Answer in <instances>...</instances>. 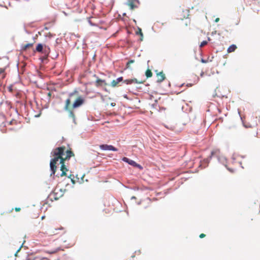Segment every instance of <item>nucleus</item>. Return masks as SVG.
I'll return each instance as SVG.
<instances>
[{
    "mask_svg": "<svg viewBox=\"0 0 260 260\" xmlns=\"http://www.w3.org/2000/svg\"><path fill=\"white\" fill-rule=\"evenodd\" d=\"M66 232L64 228L61 227L58 229H55V230L52 231L51 233V235H63L66 234Z\"/></svg>",
    "mask_w": 260,
    "mask_h": 260,
    "instance_id": "nucleus-7",
    "label": "nucleus"
},
{
    "mask_svg": "<svg viewBox=\"0 0 260 260\" xmlns=\"http://www.w3.org/2000/svg\"><path fill=\"white\" fill-rule=\"evenodd\" d=\"M140 4L139 0H128L126 5L129 7L131 10L137 8Z\"/></svg>",
    "mask_w": 260,
    "mask_h": 260,
    "instance_id": "nucleus-3",
    "label": "nucleus"
},
{
    "mask_svg": "<svg viewBox=\"0 0 260 260\" xmlns=\"http://www.w3.org/2000/svg\"><path fill=\"white\" fill-rule=\"evenodd\" d=\"M84 102V100L79 95V91L74 90L69 94L68 98L65 102L64 109L69 112L70 117L75 118V114L72 110L79 107Z\"/></svg>",
    "mask_w": 260,
    "mask_h": 260,
    "instance_id": "nucleus-2",
    "label": "nucleus"
},
{
    "mask_svg": "<svg viewBox=\"0 0 260 260\" xmlns=\"http://www.w3.org/2000/svg\"><path fill=\"white\" fill-rule=\"evenodd\" d=\"M57 189L56 188V189L54 190V194H56V193H57Z\"/></svg>",
    "mask_w": 260,
    "mask_h": 260,
    "instance_id": "nucleus-24",
    "label": "nucleus"
},
{
    "mask_svg": "<svg viewBox=\"0 0 260 260\" xmlns=\"http://www.w3.org/2000/svg\"><path fill=\"white\" fill-rule=\"evenodd\" d=\"M54 199H55V200H57V199H58V198H57V197H55V198H54Z\"/></svg>",
    "mask_w": 260,
    "mask_h": 260,
    "instance_id": "nucleus-30",
    "label": "nucleus"
},
{
    "mask_svg": "<svg viewBox=\"0 0 260 260\" xmlns=\"http://www.w3.org/2000/svg\"><path fill=\"white\" fill-rule=\"evenodd\" d=\"M156 76L157 78V81L159 83L162 82L166 78L165 75L162 71L157 73Z\"/></svg>",
    "mask_w": 260,
    "mask_h": 260,
    "instance_id": "nucleus-8",
    "label": "nucleus"
},
{
    "mask_svg": "<svg viewBox=\"0 0 260 260\" xmlns=\"http://www.w3.org/2000/svg\"><path fill=\"white\" fill-rule=\"evenodd\" d=\"M145 82L144 80H138L136 78L131 79H126L123 82L126 84H143Z\"/></svg>",
    "mask_w": 260,
    "mask_h": 260,
    "instance_id": "nucleus-4",
    "label": "nucleus"
},
{
    "mask_svg": "<svg viewBox=\"0 0 260 260\" xmlns=\"http://www.w3.org/2000/svg\"><path fill=\"white\" fill-rule=\"evenodd\" d=\"M201 62H203V63H207V60H205L204 59H201Z\"/></svg>",
    "mask_w": 260,
    "mask_h": 260,
    "instance_id": "nucleus-23",
    "label": "nucleus"
},
{
    "mask_svg": "<svg viewBox=\"0 0 260 260\" xmlns=\"http://www.w3.org/2000/svg\"><path fill=\"white\" fill-rule=\"evenodd\" d=\"M186 86H188V87H189V86H192V84H187V85H186Z\"/></svg>",
    "mask_w": 260,
    "mask_h": 260,
    "instance_id": "nucleus-27",
    "label": "nucleus"
},
{
    "mask_svg": "<svg viewBox=\"0 0 260 260\" xmlns=\"http://www.w3.org/2000/svg\"><path fill=\"white\" fill-rule=\"evenodd\" d=\"M145 75L147 78H150L152 76V73L151 71L148 69L145 72Z\"/></svg>",
    "mask_w": 260,
    "mask_h": 260,
    "instance_id": "nucleus-15",
    "label": "nucleus"
},
{
    "mask_svg": "<svg viewBox=\"0 0 260 260\" xmlns=\"http://www.w3.org/2000/svg\"><path fill=\"white\" fill-rule=\"evenodd\" d=\"M136 35L140 36V41H142L143 40V34L141 28L138 27V30L136 32Z\"/></svg>",
    "mask_w": 260,
    "mask_h": 260,
    "instance_id": "nucleus-13",
    "label": "nucleus"
},
{
    "mask_svg": "<svg viewBox=\"0 0 260 260\" xmlns=\"http://www.w3.org/2000/svg\"><path fill=\"white\" fill-rule=\"evenodd\" d=\"M6 76L5 73V68H0V77L3 79L5 78Z\"/></svg>",
    "mask_w": 260,
    "mask_h": 260,
    "instance_id": "nucleus-14",
    "label": "nucleus"
},
{
    "mask_svg": "<svg viewBox=\"0 0 260 260\" xmlns=\"http://www.w3.org/2000/svg\"><path fill=\"white\" fill-rule=\"evenodd\" d=\"M229 170H230L231 172H234V170H230V169H229Z\"/></svg>",
    "mask_w": 260,
    "mask_h": 260,
    "instance_id": "nucleus-29",
    "label": "nucleus"
},
{
    "mask_svg": "<svg viewBox=\"0 0 260 260\" xmlns=\"http://www.w3.org/2000/svg\"><path fill=\"white\" fill-rule=\"evenodd\" d=\"M205 236H206V235H205V234H203V233H202V234H201L200 235L199 237H200V238H204Z\"/></svg>",
    "mask_w": 260,
    "mask_h": 260,
    "instance_id": "nucleus-21",
    "label": "nucleus"
},
{
    "mask_svg": "<svg viewBox=\"0 0 260 260\" xmlns=\"http://www.w3.org/2000/svg\"><path fill=\"white\" fill-rule=\"evenodd\" d=\"M43 47L41 44H39L36 47V51L39 52H41L43 51Z\"/></svg>",
    "mask_w": 260,
    "mask_h": 260,
    "instance_id": "nucleus-16",
    "label": "nucleus"
},
{
    "mask_svg": "<svg viewBox=\"0 0 260 260\" xmlns=\"http://www.w3.org/2000/svg\"><path fill=\"white\" fill-rule=\"evenodd\" d=\"M15 210L16 211V212H19L21 210V208H19V207H16L15 208Z\"/></svg>",
    "mask_w": 260,
    "mask_h": 260,
    "instance_id": "nucleus-22",
    "label": "nucleus"
},
{
    "mask_svg": "<svg viewBox=\"0 0 260 260\" xmlns=\"http://www.w3.org/2000/svg\"><path fill=\"white\" fill-rule=\"evenodd\" d=\"M23 244H22V245L20 246V247L19 248V249L17 250V251L16 252V253H15V256L16 257L18 256V252L20 251L21 248L23 246Z\"/></svg>",
    "mask_w": 260,
    "mask_h": 260,
    "instance_id": "nucleus-19",
    "label": "nucleus"
},
{
    "mask_svg": "<svg viewBox=\"0 0 260 260\" xmlns=\"http://www.w3.org/2000/svg\"><path fill=\"white\" fill-rule=\"evenodd\" d=\"M111 105L112 107H114V106H115V103H112L111 104Z\"/></svg>",
    "mask_w": 260,
    "mask_h": 260,
    "instance_id": "nucleus-25",
    "label": "nucleus"
},
{
    "mask_svg": "<svg viewBox=\"0 0 260 260\" xmlns=\"http://www.w3.org/2000/svg\"><path fill=\"white\" fill-rule=\"evenodd\" d=\"M122 80H123L122 77H119L117 79H116V80H114L112 81L111 86L112 87H115L118 85V84L120 82L122 81Z\"/></svg>",
    "mask_w": 260,
    "mask_h": 260,
    "instance_id": "nucleus-10",
    "label": "nucleus"
},
{
    "mask_svg": "<svg viewBox=\"0 0 260 260\" xmlns=\"http://www.w3.org/2000/svg\"><path fill=\"white\" fill-rule=\"evenodd\" d=\"M135 62V60H129L128 62H127V63H126V68H130V66H131V64L134 63Z\"/></svg>",
    "mask_w": 260,
    "mask_h": 260,
    "instance_id": "nucleus-18",
    "label": "nucleus"
},
{
    "mask_svg": "<svg viewBox=\"0 0 260 260\" xmlns=\"http://www.w3.org/2000/svg\"><path fill=\"white\" fill-rule=\"evenodd\" d=\"M26 260H31L30 258H27Z\"/></svg>",
    "mask_w": 260,
    "mask_h": 260,
    "instance_id": "nucleus-31",
    "label": "nucleus"
},
{
    "mask_svg": "<svg viewBox=\"0 0 260 260\" xmlns=\"http://www.w3.org/2000/svg\"><path fill=\"white\" fill-rule=\"evenodd\" d=\"M207 44V42L206 41H204L201 42L200 46V47H203V46L206 45Z\"/></svg>",
    "mask_w": 260,
    "mask_h": 260,
    "instance_id": "nucleus-20",
    "label": "nucleus"
},
{
    "mask_svg": "<svg viewBox=\"0 0 260 260\" xmlns=\"http://www.w3.org/2000/svg\"><path fill=\"white\" fill-rule=\"evenodd\" d=\"M237 48V47L236 46V45L233 44L228 48L227 51L228 53H231L234 52Z\"/></svg>",
    "mask_w": 260,
    "mask_h": 260,
    "instance_id": "nucleus-12",
    "label": "nucleus"
},
{
    "mask_svg": "<svg viewBox=\"0 0 260 260\" xmlns=\"http://www.w3.org/2000/svg\"><path fill=\"white\" fill-rule=\"evenodd\" d=\"M95 85L96 87H99V86H102L103 85L106 86L107 85V84L105 80L101 79L100 78H98L95 81Z\"/></svg>",
    "mask_w": 260,
    "mask_h": 260,
    "instance_id": "nucleus-9",
    "label": "nucleus"
},
{
    "mask_svg": "<svg viewBox=\"0 0 260 260\" xmlns=\"http://www.w3.org/2000/svg\"><path fill=\"white\" fill-rule=\"evenodd\" d=\"M51 154L53 158L51 159L50 163V169L52 171L51 175L55 173L56 164L59 159L61 164L60 170L62 172L60 176H66L68 169L65 165V161L70 159L71 157L74 156V153L72 151L71 148L66 150L64 146L57 147L52 150Z\"/></svg>",
    "mask_w": 260,
    "mask_h": 260,
    "instance_id": "nucleus-1",
    "label": "nucleus"
},
{
    "mask_svg": "<svg viewBox=\"0 0 260 260\" xmlns=\"http://www.w3.org/2000/svg\"><path fill=\"white\" fill-rule=\"evenodd\" d=\"M48 95L49 96H50L51 95V93L50 92H49V93H48Z\"/></svg>",
    "mask_w": 260,
    "mask_h": 260,
    "instance_id": "nucleus-28",
    "label": "nucleus"
},
{
    "mask_svg": "<svg viewBox=\"0 0 260 260\" xmlns=\"http://www.w3.org/2000/svg\"><path fill=\"white\" fill-rule=\"evenodd\" d=\"M100 148L104 150H112L114 151H117L118 150L116 148L114 147L112 145H109L107 144H103L100 146Z\"/></svg>",
    "mask_w": 260,
    "mask_h": 260,
    "instance_id": "nucleus-5",
    "label": "nucleus"
},
{
    "mask_svg": "<svg viewBox=\"0 0 260 260\" xmlns=\"http://www.w3.org/2000/svg\"><path fill=\"white\" fill-rule=\"evenodd\" d=\"M122 160L128 163L129 165L133 166L134 167L141 168V166L140 165L137 164L135 161L129 159V158H128L126 157H123Z\"/></svg>",
    "mask_w": 260,
    "mask_h": 260,
    "instance_id": "nucleus-6",
    "label": "nucleus"
},
{
    "mask_svg": "<svg viewBox=\"0 0 260 260\" xmlns=\"http://www.w3.org/2000/svg\"><path fill=\"white\" fill-rule=\"evenodd\" d=\"M220 151L219 149H215L212 151L211 153V156H218L220 155Z\"/></svg>",
    "mask_w": 260,
    "mask_h": 260,
    "instance_id": "nucleus-11",
    "label": "nucleus"
},
{
    "mask_svg": "<svg viewBox=\"0 0 260 260\" xmlns=\"http://www.w3.org/2000/svg\"><path fill=\"white\" fill-rule=\"evenodd\" d=\"M33 45V44L32 43H28V44H25L23 47V49L24 50H26V49L27 48H30Z\"/></svg>",
    "mask_w": 260,
    "mask_h": 260,
    "instance_id": "nucleus-17",
    "label": "nucleus"
},
{
    "mask_svg": "<svg viewBox=\"0 0 260 260\" xmlns=\"http://www.w3.org/2000/svg\"><path fill=\"white\" fill-rule=\"evenodd\" d=\"M219 20V18H217L215 19V21L216 22H218Z\"/></svg>",
    "mask_w": 260,
    "mask_h": 260,
    "instance_id": "nucleus-26",
    "label": "nucleus"
}]
</instances>
